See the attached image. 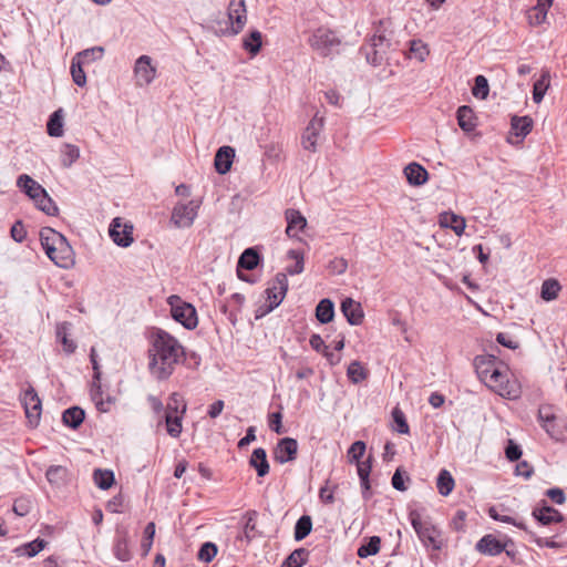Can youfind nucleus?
Listing matches in <instances>:
<instances>
[{
    "mask_svg": "<svg viewBox=\"0 0 567 567\" xmlns=\"http://www.w3.org/2000/svg\"><path fill=\"white\" fill-rule=\"evenodd\" d=\"M185 357V348L174 336L163 329L155 330L148 349V369L158 381L167 380Z\"/></svg>",
    "mask_w": 567,
    "mask_h": 567,
    "instance_id": "1",
    "label": "nucleus"
},
{
    "mask_svg": "<svg viewBox=\"0 0 567 567\" xmlns=\"http://www.w3.org/2000/svg\"><path fill=\"white\" fill-rule=\"evenodd\" d=\"M41 246L47 256L61 268H69L74 264V250L68 239L59 231L44 227L40 231Z\"/></svg>",
    "mask_w": 567,
    "mask_h": 567,
    "instance_id": "2",
    "label": "nucleus"
},
{
    "mask_svg": "<svg viewBox=\"0 0 567 567\" xmlns=\"http://www.w3.org/2000/svg\"><path fill=\"white\" fill-rule=\"evenodd\" d=\"M310 48L320 56L328 58L341 52L342 40L336 31L326 28H317L308 39Z\"/></svg>",
    "mask_w": 567,
    "mask_h": 567,
    "instance_id": "3",
    "label": "nucleus"
},
{
    "mask_svg": "<svg viewBox=\"0 0 567 567\" xmlns=\"http://www.w3.org/2000/svg\"><path fill=\"white\" fill-rule=\"evenodd\" d=\"M508 368L499 365L493 369L484 383L503 398L515 400L520 396V388L516 381H511L507 373Z\"/></svg>",
    "mask_w": 567,
    "mask_h": 567,
    "instance_id": "4",
    "label": "nucleus"
},
{
    "mask_svg": "<svg viewBox=\"0 0 567 567\" xmlns=\"http://www.w3.org/2000/svg\"><path fill=\"white\" fill-rule=\"evenodd\" d=\"M172 318L187 330H194L198 324L196 308L184 301L179 296L172 295L167 298Z\"/></svg>",
    "mask_w": 567,
    "mask_h": 567,
    "instance_id": "5",
    "label": "nucleus"
},
{
    "mask_svg": "<svg viewBox=\"0 0 567 567\" xmlns=\"http://www.w3.org/2000/svg\"><path fill=\"white\" fill-rule=\"evenodd\" d=\"M390 47L391 42L383 33H375L370 39V43L363 44L360 48V52L365 55L369 63L379 66L386 59Z\"/></svg>",
    "mask_w": 567,
    "mask_h": 567,
    "instance_id": "6",
    "label": "nucleus"
},
{
    "mask_svg": "<svg viewBox=\"0 0 567 567\" xmlns=\"http://www.w3.org/2000/svg\"><path fill=\"white\" fill-rule=\"evenodd\" d=\"M230 27L221 31L224 35H236L243 31L247 22V9L245 0H230L227 11Z\"/></svg>",
    "mask_w": 567,
    "mask_h": 567,
    "instance_id": "7",
    "label": "nucleus"
},
{
    "mask_svg": "<svg viewBox=\"0 0 567 567\" xmlns=\"http://www.w3.org/2000/svg\"><path fill=\"white\" fill-rule=\"evenodd\" d=\"M21 401L24 408L28 425L31 429H35L39 425L42 411V403L35 389L30 385L24 391Z\"/></svg>",
    "mask_w": 567,
    "mask_h": 567,
    "instance_id": "8",
    "label": "nucleus"
},
{
    "mask_svg": "<svg viewBox=\"0 0 567 567\" xmlns=\"http://www.w3.org/2000/svg\"><path fill=\"white\" fill-rule=\"evenodd\" d=\"M199 204L190 200L187 204L177 203L172 212V221L179 228L190 227L197 217Z\"/></svg>",
    "mask_w": 567,
    "mask_h": 567,
    "instance_id": "9",
    "label": "nucleus"
},
{
    "mask_svg": "<svg viewBox=\"0 0 567 567\" xmlns=\"http://www.w3.org/2000/svg\"><path fill=\"white\" fill-rule=\"evenodd\" d=\"M533 518L537 522V524L542 526H549L551 524H557L564 522V515L553 506H550L547 501L542 499L532 511Z\"/></svg>",
    "mask_w": 567,
    "mask_h": 567,
    "instance_id": "10",
    "label": "nucleus"
},
{
    "mask_svg": "<svg viewBox=\"0 0 567 567\" xmlns=\"http://www.w3.org/2000/svg\"><path fill=\"white\" fill-rule=\"evenodd\" d=\"M109 235L115 245L126 248L133 243V226L123 225L120 217L112 220Z\"/></svg>",
    "mask_w": 567,
    "mask_h": 567,
    "instance_id": "11",
    "label": "nucleus"
},
{
    "mask_svg": "<svg viewBox=\"0 0 567 567\" xmlns=\"http://www.w3.org/2000/svg\"><path fill=\"white\" fill-rule=\"evenodd\" d=\"M515 543L512 538H506L504 543L498 540L494 535L487 534L483 536L477 543H476V550L483 555L487 556H497L501 553H503L504 549H506V546H514Z\"/></svg>",
    "mask_w": 567,
    "mask_h": 567,
    "instance_id": "12",
    "label": "nucleus"
},
{
    "mask_svg": "<svg viewBox=\"0 0 567 567\" xmlns=\"http://www.w3.org/2000/svg\"><path fill=\"white\" fill-rule=\"evenodd\" d=\"M134 74L136 78V85L146 86L151 84L156 76V68L152 65V58L148 55H141L135 61Z\"/></svg>",
    "mask_w": 567,
    "mask_h": 567,
    "instance_id": "13",
    "label": "nucleus"
},
{
    "mask_svg": "<svg viewBox=\"0 0 567 567\" xmlns=\"http://www.w3.org/2000/svg\"><path fill=\"white\" fill-rule=\"evenodd\" d=\"M298 442L292 437H282L274 450V458L279 464L292 462L297 458Z\"/></svg>",
    "mask_w": 567,
    "mask_h": 567,
    "instance_id": "14",
    "label": "nucleus"
},
{
    "mask_svg": "<svg viewBox=\"0 0 567 567\" xmlns=\"http://www.w3.org/2000/svg\"><path fill=\"white\" fill-rule=\"evenodd\" d=\"M340 310L349 324L359 326L362 323L364 312L360 302H357L352 298L347 297L341 301Z\"/></svg>",
    "mask_w": 567,
    "mask_h": 567,
    "instance_id": "15",
    "label": "nucleus"
},
{
    "mask_svg": "<svg viewBox=\"0 0 567 567\" xmlns=\"http://www.w3.org/2000/svg\"><path fill=\"white\" fill-rule=\"evenodd\" d=\"M502 364L493 354H480L473 360L475 372L481 381H487L488 374L493 369Z\"/></svg>",
    "mask_w": 567,
    "mask_h": 567,
    "instance_id": "16",
    "label": "nucleus"
},
{
    "mask_svg": "<svg viewBox=\"0 0 567 567\" xmlns=\"http://www.w3.org/2000/svg\"><path fill=\"white\" fill-rule=\"evenodd\" d=\"M288 291V278L284 272H278L275 277V285L266 289L267 299L270 306L274 302H278V306L282 302Z\"/></svg>",
    "mask_w": 567,
    "mask_h": 567,
    "instance_id": "17",
    "label": "nucleus"
},
{
    "mask_svg": "<svg viewBox=\"0 0 567 567\" xmlns=\"http://www.w3.org/2000/svg\"><path fill=\"white\" fill-rule=\"evenodd\" d=\"M285 219L287 221L286 234L290 238L297 237L298 233L307 226L306 217L295 208L285 210Z\"/></svg>",
    "mask_w": 567,
    "mask_h": 567,
    "instance_id": "18",
    "label": "nucleus"
},
{
    "mask_svg": "<svg viewBox=\"0 0 567 567\" xmlns=\"http://www.w3.org/2000/svg\"><path fill=\"white\" fill-rule=\"evenodd\" d=\"M534 121L529 115L511 117V134L517 137L516 143H522L525 137L532 132Z\"/></svg>",
    "mask_w": 567,
    "mask_h": 567,
    "instance_id": "19",
    "label": "nucleus"
},
{
    "mask_svg": "<svg viewBox=\"0 0 567 567\" xmlns=\"http://www.w3.org/2000/svg\"><path fill=\"white\" fill-rule=\"evenodd\" d=\"M235 150L231 146H221L217 150L214 158L215 171L220 174H227L233 165Z\"/></svg>",
    "mask_w": 567,
    "mask_h": 567,
    "instance_id": "20",
    "label": "nucleus"
},
{
    "mask_svg": "<svg viewBox=\"0 0 567 567\" xmlns=\"http://www.w3.org/2000/svg\"><path fill=\"white\" fill-rule=\"evenodd\" d=\"M128 532L125 528H116L113 551L115 557L121 561H128L132 558L128 548Z\"/></svg>",
    "mask_w": 567,
    "mask_h": 567,
    "instance_id": "21",
    "label": "nucleus"
},
{
    "mask_svg": "<svg viewBox=\"0 0 567 567\" xmlns=\"http://www.w3.org/2000/svg\"><path fill=\"white\" fill-rule=\"evenodd\" d=\"M17 186L32 200L47 192L42 185L27 174H21L18 177Z\"/></svg>",
    "mask_w": 567,
    "mask_h": 567,
    "instance_id": "22",
    "label": "nucleus"
},
{
    "mask_svg": "<svg viewBox=\"0 0 567 567\" xmlns=\"http://www.w3.org/2000/svg\"><path fill=\"white\" fill-rule=\"evenodd\" d=\"M249 466L256 471L258 477H265L269 474L270 465L267 458V452L264 447H257L252 451L249 458Z\"/></svg>",
    "mask_w": 567,
    "mask_h": 567,
    "instance_id": "23",
    "label": "nucleus"
},
{
    "mask_svg": "<svg viewBox=\"0 0 567 567\" xmlns=\"http://www.w3.org/2000/svg\"><path fill=\"white\" fill-rule=\"evenodd\" d=\"M408 183L412 186L424 185L429 179V172L419 163L412 162L404 168Z\"/></svg>",
    "mask_w": 567,
    "mask_h": 567,
    "instance_id": "24",
    "label": "nucleus"
},
{
    "mask_svg": "<svg viewBox=\"0 0 567 567\" xmlns=\"http://www.w3.org/2000/svg\"><path fill=\"white\" fill-rule=\"evenodd\" d=\"M457 124L465 133L473 132L477 126V117L473 109L468 105H462L456 111Z\"/></svg>",
    "mask_w": 567,
    "mask_h": 567,
    "instance_id": "25",
    "label": "nucleus"
},
{
    "mask_svg": "<svg viewBox=\"0 0 567 567\" xmlns=\"http://www.w3.org/2000/svg\"><path fill=\"white\" fill-rule=\"evenodd\" d=\"M262 261V256L260 255L257 247H248L246 248L238 258L237 268L244 270H254L259 264Z\"/></svg>",
    "mask_w": 567,
    "mask_h": 567,
    "instance_id": "26",
    "label": "nucleus"
},
{
    "mask_svg": "<svg viewBox=\"0 0 567 567\" xmlns=\"http://www.w3.org/2000/svg\"><path fill=\"white\" fill-rule=\"evenodd\" d=\"M439 223L441 227L452 229L457 236H461L466 227L464 217L452 212H443L440 214Z\"/></svg>",
    "mask_w": 567,
    "mask_h": 567,
    "instance_id": "27",
    "label": "nucleus"
},
{
    "mask_svg": "<svg viewBox=\"0 0 567 567\" xmlns=\"http://www.w3.org/2000/svg\"><path fill=\"white\" fill-rule=\"evenodd\" d=\"M415 533L424 546H431L434 550L441 549L442 543L437 539L440 532L435 526L426 524Z\"/></svg>",
    "mask_w": 567,
    "mask_h": 567,
    "instance_id": "28",
    "label": "nucleus"
},
{
    "mask_svg": "<svg viewBox=\"0 0 567 567\" xmlns=\"http://www.w3.org/2000/svg\"><path fill=\"white\" fill-rule=\"evenodd\" d=\"M322 126V121H317L316 118L311 120L308 126L305 130V133L301 137V143L305 150L315 152L317 145V138L319 135V130Z\"/></svg>",
    "mask_w": 567,
    "mask_h": 567,
    "instance_id": "29",
    "label": "nucleus"
},
{
    "mask_svg": "<svg viewBox=\"0 0 567 567\" xmlns=\"http://www.w3.org/2000/svg\"><path fill=\"white\" fill-rule=\"evenodd\" d=\"M84 419L85 411L80 406L68 408L62 413V423L72 430L79 429Z\"/></svg>",
    "mask_w": 567,
    "mask_h": 567,
    "instance_id": "30",
    "label": "nucleus"
},
{
    "mask_svg": "<svg viewBox=\"0 0 567 567\" xmlns=\"http://www.w3.org/2000/svg\"><path fill=\"white\" fill-rule=\"evenodd\" d=\"M63 118H64V112L63 109L55 110L50 116L47 122V133L51 137H61L64 133L63 131Z\"/></svg>",
    "mask_w": 567,
    "mask_h": 567,
    "instance_id": "31",
    "label": "nucleus"
},
{
    "mask_svg": "<svg viewBox=\"0 0 567 567\" xmlns=\"http://www.w3.org/2000/svg\"><path fill=\"white\" fill-rule=\"evenodd\" d=\"M550 85V72L548 69H543L538 80L533 85V101L540 103Z\"/></svg>",
    "mask_w": 567,
    "mask_h": 567,
    "instance_id": "32",
    "label": "nucleus"
},
{
    "mask_svg": "<svg viewBox=\"0 0 567 567\" xmlns=\"http://www.w3.org/2000/svg\"><path fill=\"white\" fill-rule=\"evenodd\" d=\"M316 318L321 324L331 322L334 318V303L329 298L321 299L316 306Z\"/></svg>",
    "mask_w": 567,
    "mask_h": 567,
    "instance_id": "33",
    "label": "nucleus"
},
{
    "mask_svg": "<svg viewBox=\"0 0 567 567\" xmlns=\"http://www.w3.org/2000/svg\"><path fill=\"white\" fill-rule=\"evenodd\" d=\"M262 47V34L258 30H251L244 39H243V48L247 51L251 56L257 55Z\"/></svg>",
    "mask_w": 567,
    "mask_h": 567,
    "instance_id": "34",
    "label": "nucleus"
},
{
    "mask_svg": "<svg viewBox=\"0 0 567 567\" xmlns=\"http://www.w3.org/2000/svg\"><path fill=\"white\" fill-rule=\"evenodd\" d=\"M381 538L379 536L365 537L357 550L360 558H368L380 551Z\"/></svg>",
    "mask_w": 567,
    "mask_h": 567,
    "instance_id": "35",
    "label": "nucleus"
},
{
    "mask_svg": "<svg viewBox=\"0 0 567 567\" xmlns=\"http://www.w3.org/2000/svg\"><path fill=\"white\" fill-rule=\"evenodd\" d=\"M93 481L100 489L106 491L115 484V475L112 470L95 468Z\"/></svg>",
    "mask_w": 567,
    "mask_h": 567,
    "instance_id": "36",
    "label": "nucleus"
},
{
    "mask_svg": "<svg viewBox=\"0 0 567 567\" xmlns=\"http://www.w3.org/2000/svg\"><path fill=\"white\" fill-rule=\"evenodd\" d=\"M185 414H172V413H165L164 420H165V426L166 432L171 437L177 439L179 437L182 431H183V419Z\"/></svg>",
    "mask_w": 567,
    "mask_h": 567,
    "instance_id": "37",
    "label": "nucleus"
},
{
    "mask_svg": "<svg viewBox=\"0 0 567 567\" xmlns=\"http://www.w3.org/2000/svg\"><path fill=\"white\" fill-rule=\"evenodd\" d=\"M69 470L62 465H51L45 472V477L52 485H63L66 483Z\"/></svg>",
    "mask_w": 567,
    "mask_h": 567,
    "instance_id": "38",
    "label": "nucleus"
},
{
    "mask_svg": "<svg viewBox=\"0 0 567 567\" xmlns=\"http://www.w3.org/2000/svg\"><path fill=\"white\" fill-rule=\"evenodd\" d=\"M312 525H313L312 518L310 515L305 514V515L300 516L295 524V529H293L295 540L301 542L307 536H309V534L312 530Z\"/></svg>",
    "mask_w": 567,
    "mask_h": 567,
    "instance_id": "39",
    "label": "nucleus"
},
{
    "mask_svg": "<svg viewBox=\"0 0 567 567\" xmlns=\"http://www.w3.org/2000/svg\"><path fill=\"white\" fill-rule=\"evenodd\" d=\"M454 486L455 481L452 474L445 468L441 470L436 478V487L439 493L442 496H449L452 493Z\"/></svg>",
    "mask_w": 567,
    "mask_h": 567,
    "instance_id": "40",
    "label": "nucleus"
},
{
    "mask_svg": "<svg viewBox=\"0 0 567 567\" xmlns=\"http://www.w3.org/2000/svg\"><path fill=\"white\" fill-rule=\"evenodd\" d=\"M33 203L38 209L48 216H56L59 214V207L48 192H44V194L34 199Z\"/></svg>",
    "mask_w": 567,
    "mask_h": 567,
    "instance_id": "41",
    "label": "nucleus"
},
{
    "mask_svg": "<svg viewBox=\"0 0 567 567\" xmlns=\"http://www.w3.org/2000/svg\"><path fill=\"white\" fill-rule=\"evenodd\" d=\"M561 290V285L555 278L544 280L540 290V298L545 301L555 300Z\"/></svg>",
    "mask_w": 567,
    "mask_h": 567,
    "instance_id": "42",
    "label": "nucleus"
},
{
    "mask_svg": "<svg viewBox=\"0 0 567 567\" xmlns=\"http://www.w3.org/2000/svg\"><path fill=\"white\" fill-rule=\"evenodd\" d=\"M309 551L306 548H297L289 554L281 567H302L308 560Z\"/></svg>",
    "mask_w": 567,
    "mask_h": 567,
    "instance_id": "43",
    "label": "nucleus"
},
{
    "mask_svg": "<svg viewBox=\"0 0 567 567\" xmlns=\"http://www.w3.org/2000/svg\"><path fill=\"white\" fill-rule=\"evenodd\" d=\"M187 405L183 395L178 392H173L165 408V413L172 414H186Z\"/></svg>",
    "mask_w": 567,
    "mask_h": 567,
    "instance_id": "44",
    "label": "nucleus"
},
{
    "mask_svg": "<svg viewBox=\"0 0 567 567\" xmlns=\"http://www.w3.org/2000/svg\"><path fill=\"white\" fill-rule=\"evenodd\" d=\"M369 375L367 369H364L360 361H352L347 369V377L353 384H359L364 381Z\"/></svg>",
    "mask_w": 567,
    "mask_h": 567,
    "instance_id": "45",
    "label": "nucleus"
},
{
    "mask_svg": "<svg viewBox=\"0 0 567 567\" xmlns=\"http://www.w3.org/2000/svg\"><path fill=\"white\" fill-rule=\"evenodd\" d=\"M105 49L101 45L92 47L90 49L78 52L74 58L81 61L83 64L101 60L104 55Z\"/></svg>",
    "mask_w": 567,
    "mask_h": 567,
    "instance_id": "46",
    "label": "nucleus"
},
{
    "mask_svg": "<svg viewBox=\"0 0 567 567\" xmlns=\"http://www.w3.org/2000/svg\"><path fill=\"white\" fill-rule=\"evenodd\" d=\"M287 257L296 261L295 265L288 266L286 268L287 274L290 276L301 274L305 268L303 252L301 250L290 249L287 252Z\"/></svg>",
    "mask_w": 567,
    "mask_h": 567,
    "instance_id": "47",
    "label": "nucleus"
},
{
    "mask_svg": "<svg viewBox=\"0 0 567 567\" xmlns=\"http://www.w3.org/2000/svg\"><path fill=\"white\" fill-rule=\"evenodd\" d=\"M391 414L394 424V431H396L399 434H410V426L404 412L399 406H395L393 408Z\"/></svg>",
    "mask_w": 567,
    "mask_h": 567,
    "instance_id": "48",
    "label": "nucleus"
},
{
    "mask_svg": "<svg viewBox=\"0 0 567 567\" xmlns=\"http://www.w3.org/2000/svg\"><path fill=\"white\" fill-rule=\"evenodd\" d=\"M47 544H48L47 540H44L43 538L38 537L34 540L29 542V543L22 545L21 548L19 549V550H21V553H19V554L21 556H27L29 558L34 557L41 550L44 549Z\"/></svg>",
    "mask_w": 567,
    "mask_h": 567,
    "instance_id": "49",
    "label": "nucleus"
},
{
    "mask_svg": "<svg viewBox=\"0 0 567 567\" xmlns=\"http://www.w3.org/2000/svg\"><path fill=\"white\" fill-rule=\"evenodd\" d=\"M80 157V148L73 144L65 143L61 154V164L63 167H71Z\"/></svg>",
    "mask_w": 567,
    "mask_h": 567,
    "instance_id": "50",
    "label": "nucleus"
},
{
    "mask_svg": "<svg viewBox=\"0 0 567 567\" xmlns=\"http://www.w3.org/2000/svg\"><path fill=\"white\" fill-rule=\"evenodd\" d=\"M488 516L496 522L511 524V525L524 530L525 533L528 532V527L526 526V524L524 522L517 520L516 518L508 516V515H501L495 507H491L488 509Z\"/></svg>",
    "mask_w": 567,
    "mask_h": 567,
    "instance_id": "51",
    "label": "nucleus"
},
{
    "mask_svg": "<svg viewBox=\"0 0 567 567\" xmlns=\"http://www.w3.org/2000/svg\"><path fill=\"white\" fill-rule=\"evenodd\" d=\"M83 65L84 64L81 63L80 60L74 56L72 58L70 68L72 80L80 87H83L86 84V74L83 70Z\"/></svg>",
    "mask_w": 567,
    "mask_h": 567,
    "instance_id": "52",
    "label": "nucleus"
},
{
    "mask_svg": "<svg viewBox=\"0 0 567 567\" xmlns=\"http://www.w3.org/2000/svg\"><path fill=\"white\" fill-rule=\"evenodd\" d=\"M489 93V85L487 79L478 74L474 78V85L472 87V94L476 99L485 100Z\"/></svg>",
    "mask_w": 567,
    "mask_h": 567,
    "instance_id": "53",
    "label": "nucleus"
},
{
    "mask_svg": "<svg viewBox=\"0 0 567 567\" xmlns=\"http://www.w3.org/2000/svg\"><path fill=\"white\" fill-rule=\"evenodd\" d=\"M410 481H411V478L406 474L404 468L402 466H399L395 470V472L391 478V484L394 489H396L399 492H405L408 489L405 482H410Z\"/></svg>",
    "mask_w": 567,
    "mask_h": 567,
    "instance_id": "54",
    "label": "nucleus"
},
{
    "mask_svg": "<svg viewBox=\"0 0 567 567\" xmlns=\"http://www.w3.org/2000/svg\"><path fill=\"white\" fill-rule=\"evenodd\" d=\"M218 548L216 544L212 542H206L202 544L199 550L197 553V558L204 563H210L217 555Z\"/></svg>",
    "mask_w": 567,
    "mask_h": 567,
    "instance_id": "55",
    "label": "nucleus"
},
{
    "mask_svg": "<svg viewBox=\"0 0 567 567\" xmlns=\"http://www.w3.org/2000/svg\"><path fill=\"white\" fill-rule=\"evenodd\" d=\"M543 429L555 441H563L565 437V426L557 417L554 422L546 423V426Z\"/></svg>",
    "mask_w": 567,
    "mask_h": 567,
    "instance_id": "56",
    "label": "nucleus"
},
{
    "mask_svg": "<svg viewBox=\"0 0 567 567\" xmlns=\"http://www.w3.org/2000/svg\"><path fill=\"white\" fill-rule=\"evenodd\" d=\"M367 445L363 441L353 442L347 453L349 463H359L365 453Z\"/></svg>",
    "mask_w": 567,
    "mask_h": 567,
    "instance_id": "57",
    "label": "nucleus"
},
{
    "mask_svg": "<svg viewBox=\"0 0 567 567\" xmlns=\"http://www.w3.org/2000/svg\"><path fill=\"white\" fill-rule=\"evenodd\" d=\"M103 391L100 381L94 380L91 384V398L95 402L96 409L100 412H107V408L104 406Z\"/></svg>",
    "mask_w": 567,
    "mask_h": 567,
    "instance_id": "58",
    "label": "nucleus"
},
{
    "mask_svg": "<svg viewBox=\"0 0 567 567\" xmlns=\"http://www.w3.org/2000/svg\"><path fill=\"white\" fill-rule=\"evenodd\" d=\"M427 55V45L422 40L410 41V58L414 56L419 61L423 62Z\"/></svg>",
    "mask_w": 567,
    "mask_h": 567,
    "instance_id": "59",
    "label": "nucleus"
},
{
    "mask_svg": "<svg viewBox=\"0 0 567 567\" xmlns=\"http://www.w3.org/2000/svg\"><path fill=\"white\" fill-rule=\"evenodd\" d=\"M56 336L60 339L61 343L63 344V350L68 354H71V353H73L75 351V349H76L75 342L68 338L66 322H64V323H62L61 326L58 327Z\"/></svg>",
    "mask_w": 567,
    "mask_h": 567,
    "instance_id": "60",
    "label": "nucleus"
},
{
    "mask_svg": "<svg viewBox=\"0 0 567 567\" xmlns=\"http://www.w3.org/2000/svg\"><path fill=\"white\" fill-rule=\"evenodd\" d=\"M526 534L529 536V542L535 543L540 548L546 547V548L558 549V548H561V546H563L560 543H558L554 539L539 537L536 533H534L529 529H528V532H526Z\"/></svg>",
    "mask_w": 567,
    "mask_h": 567,
    "instance_id": "61",
    "label": "nucleus"
},
{
    "mask_svg": "<svg viewBox=\"0 0 567 567\" xmlns=\"http://www.w3.org/2000/svg\"><path fill=\"white\" fill-rule=\"evenodd\" d=\"M258 513L255 509L247 511L245 517L247 518L246 524L244 526L245 537L248 542L254 538V532L256 530V519Z\"/></svg>",
    "mask_w": 567,
    "mask_h": 567,
    "instance_id": "62",
    "label": "nucleus"
},
{
    "mask_svg": "<svg viewBox=\"0 0 567 567\" xmlns=\"http://www.w3.org/2000/svg\"><path fill=\"white\" fill-rule=\"evenodd\" d=\"M522 447L512 439L507 441L505 446V456L509 462H517L522 457Z\"/></svg>",
    "mask_w": 567,
    "mask_h": 567,
    "instance_id": "63",
    "label": "nucleus"
},
{
    "mask_svg": "<svg viewBox=\"0 0 567 567\" xmlns=\"http://www.w3.org/2000/svg\"><path fill=\"white\" fill-rule=\"evenodd\" d=\"M269 427L277 434H282L286 430L282 426V413L281 411H276L269 414Z\"/></svg>",
    "mask_w": 567,
    "mask_h": 567,
    "instance_id": "64",
    "label": "nucleus"
}]
</instances>
